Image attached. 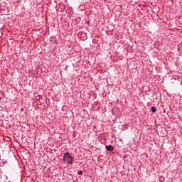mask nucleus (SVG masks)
Here are the masks:
<instances>
[{"instance_id": "f257e3e1", "label": "nucleus", "mask_w": 182, "mask_h": 182, "mask_svg": "<svg viewBox=\"0 0 182 182\" xmlns=\"http://www.w3.org/2000/svg\"><path fill=\"white\" fill-rule=\"evenodd\" d=\"M63 160L65 161L67 164L72 166V164H73V161H75V157L73 156L72 154L65 152L64 153Z\"/></svg>"}, {"instance_id": "f03ea898", "label": "nucleus", "mask_w": 182, "mask_h": 182, "mask_svg": "<svg viewBox=\"0 0 182 182\" xmlns=\"http://www.w3.org/2000/svg\"><path fill=\"white\" fill-rule=\"evenodd\" d=\"M106 150H107L108 151H113V150H114V147H113V146L112 145H108L105 146Z\"/></svg>"}, {"instance_id": "7ed1b4c3", "label": "nucleus", "mask_w": 182, "mask_h": 182, "mask_svg": "<svg viewBox=\"0 0 182 182\" xmlns=\"http://www.w3.org/2000/svg\"><path fill=\"white\" fill-rule=\"evenodd\" d=\"M151 110L152 113H156L157 112V108H156V107H151Z\"/></svg>"}, {"instance_id": "20e7f679", "label": "nucleus", "mask_w": 182, "mask_h": 182, "mask_svg": "<svg viewBox=\"0 0 182 182\" xmlns=\"http://www.w3.org/2000/svg\"><path fill=\"white\" fill-rule=\"evenodd\" d=\"M77 174H78V176H82V175H83V171H77Z\"/></svg>"}, {"instance_id": "39448f33", "label": "nucleus", "mask_w": 182, "mask_h": 182, "mask_svg": "<svg viewBox=\"0 0 182 182\" xmlns=\"http://www.w3.org/2000/svg\"><path fill=\"white\" fill-rule=\"evenodd\" d=\"M21 112H23V108H21Z\"/></svg>"}, {"instance_id": "423d86ee", "label": "nucleus", "mask_w": 182, "mask_h": 182, "mask_svg": "<svg viewBox=\"0 0 182 182\" xmlns=\"http://www.w3.org/2000/svg\"><path fill=\"white\" fill-rule=\"evenodd\" d=\"M93 127H94V129H96V125H95Z\"/></svg>"}, {"instance_id": "0eeeda50", "label": "nucleus", "mask_w": 182, "mask_h": 182, "mask_svg": "<svg viewBox=\"0 0 182 182\" xmlns=\"http://www.w3.org/2000/svg\"><path fill=\"white\" fill-rule=\"evenodd\" d=\"M61 12H63V10H61Z\"/></svg>"}]
</instances>
